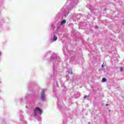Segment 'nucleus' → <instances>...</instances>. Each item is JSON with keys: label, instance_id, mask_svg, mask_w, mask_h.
<instances>
[{"label": "nucleus", "instance_id": "9", "mask_svg": "<svg viewBox=\"0 0 124 124\" xmlns=\"http://www.w3.org/2000/svg\"><path fill=\"white\" fill-rule=\"evenodd\" d=\"M95 29H98V26H95Z\"/></svg>", "mask_w": 124, "mask_h": 124}, {"label": "nucleus", "instance_id": "6", "mask_svg": "<svg viewBox=\"0 0 124 124\" xmlns=\"http://www.w3.org/2000/svg\"><path fill=\"white\" fill-rule=\"evenodd\" d=\"M89 95H85V96H84V98H87V97H89Z\"/></svg>", "mask_w": 124, "mask_h": 124}, {"label": "nucleus", "instance_id": "4", "mask_svg": "<svg viewBox=\"0 0 124 124\" xmlns=\"http://www.w3.org/2000/svg\"><path fill=\"white\" fill-rule=\"evenodd\" d=\"M66 20L65 19L63 20L62 22H61V25H63V24H64L65 23H66Z\"/></svg>", "mask_w": 124, "mask_h": 124}, {"label": "nucleus", "instance_id": "1", "mask_svg": "<svg viewBox=\"0 0 124 124\" xmlns=\"http://www.w3.org/2000/svg\"><path fill=\"white\" fill-rule=\"evenodd\" d=\"M37 113H39L40 115H41L42 114V110H41V109H40L38 107H36L34 109V116H36Z\"/></svg>", "mask_w": 124, "mask_h": 124}, {"label": "nucleus", "instance_id": "8", "mask_svg": "<svg viewBox=\"0 0 124 124\" xmlns=\"http://www.w3.org/2000/svg\"><path fill=\"white\" fill-rule=\"evenodd\" d=\"M121 71H123V70H124V68H123V67L121 68Z\"/></svg>", "mask_w": 124, "mask_h": 124}, {"label": "nucleus", "instance_id": "3", "mask_svg": "<svg viewBox=\"0 0 124 124\" xmlns=\"http://www.w3.org/2000/svg\"><path fill=\"white\" fill-rule=\"evenodd\" d=\"M56 40H58V37L56 35H54L53 41H56Z\"/></svg>", "mask_w": 124, "mask_h": 124}, {"label": "nucleus", "instance_id": "7", "mask_svg": "<svg viewBox=\"0 0 124 124\" xmlns=\"http://www.w3.org/2000/svg\"><path fill=\"white\" fill-rule=\"evenodd\" d=\"M102 68H103L104 67V62H103V63L102 65Z\"/></svg>", "mask_w": 124, "mask_h": 124}, {"label": "nucleus", "instance_id": "5", "mask_svg": "<svg viewBox=\"0 0 124 124\" xmlns=\"http://www.w3.org/2000/svg\"><path fill=\"white\" fill-rule=\"evenodd\" d=\"M107 81V79L105 78H102V82H106Z\"/></svg>", "mask_w": 124, "mask_h": 124}, {"label": "nucleus", "instance_id": "11", "mask_svg": "<svg viewBox=\"0 0 124 124\" xmlns=\"http://www.w3.org/2000/svg\"><path fill=\"white\" fill-rule=\"evenodd\" d=\"M71 74H73V72H71Z\"/></svg>", "mask_w": 124, "mask_h": 124}, {"label": "nucleus", "instance_id": "10", "mask_svg": "<svg viewBox=\"0 0 124 124\" xmlns=\"http://www.w3.org/2000/svg\"><path fill=\"white\" fill-rule=\"evenodd\" d=\"M108 105H109V104H107L106 105V106H108Z\"/></svg>", "mask_w": 124, "mask_h": 124}, {"label": "nucleus", "instance_id": "2", "mask_svg": "<svg viewBox=\"0 0 124 124\" xmlns=\"http://www.w3.org/2000/svg\"><path fill=\"white\" fill-rule=\"evenodd\" d=\"M44 95H45V92L44 90H42L41 93V99L42 100H43V101H44Z\"/></svg>", "mask_w": 124, "mask_h": 124}]
</instances>
